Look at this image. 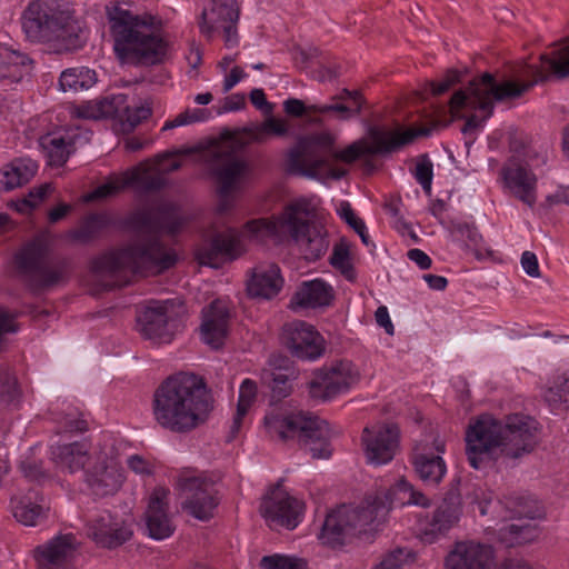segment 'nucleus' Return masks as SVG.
Instances as JSON below:
<instances>
[{
	"label": "nucleus",
	"mask_w": 569,
	"mask_h": 569,
	"mask_svg": "<svg viewBox=\"0 0 569 569\" xmlns=\"http://www.w3.org/2000/svg\"><path fill=\"white\" fill-rule=\"evenodd\" d=\"M367 461L375 466L390 462L399 446V429L395 425L366 427L361 437Z\"/></svg>",
	"instance_id": "nucleus-24"
},
{
	"label": "nucleus",
	"mask_w": 569,
	"mask_h": 569,
	"mask_svg": "<svg viewBox=\"0 0 569 569\" xmlns=\"http://www.w3.org/2000/svg\"><path fill=\"white\" fill-rule=\"evenodd\" d=\"M239 13L237 0H208L199 22L200 31L208 38L216 32H223L226 46L232 48L238 43Z\"/></svg>",
	"instance_id": "nucleus-16"
},
{
	"label": "nucleus",
	"mask_w": 569,
	"mask_h": 569,
	"mask_svg": "<svg viewBox=\"0 0 569 569\" xmlns=\"http://www.w3.org/2000/svg\"><path fill=\"white\" fill-rule=\"evenodd\" d=\"M20 388L16 376L10 368L0 366V398L7 403L16 401L20 397Z\"/></svg>",
	"instance_id": "nucleus-48"
},
{
	"label": "nucleus",
	"mask_w": 569,
	"mask_h": 569,
	"mask_svg": "<svg viewBox=\"0 0 569 569\" xmlns=\"http://www.w3.org/2000/svg\"><path fill=\"white\" fill-rule=\"evenodd\" d=\"M128 467L138 475H150L152 472L151 465L141 456L133 455L127 460Z\"/></svg>",
	"instance_id": "nucleus-63"
},
{
	"label": "nucleus",
	"mask_w": 569,
	"mask_h": 569,
	"mask_svg": "<svg viewBox=\"0 0 569 569\" xmlns=\"http://www.w3.org/2000/svg\"><path fill=\"white\" fill-rule=\"evenodd\" d=\"M310 109L317 110V113H320V114H326V113L332 112L340 120H348L358 114L355 112L353 106H351L349 103L340 102L338 100H332L331 103H327V104H312V107Z\"/></svg>",
	"instance_id": "nucleus-53"
},
{
	"label": "nucleus",
	"mask_w": 569,
	"mask_h": 569,
	"mask_svg": "<svg viewBox=\"0 0 569 569\" xmlns=\"http://www.w3.org/2000/svg\"><path fill=\"white\" fill-rule=\"evenodd\" d=\"M503 177L507 186L521 201L529 207L533 204L532 178L530 164L517 157H512L509 166L503 169Z\"/></svg>",
	"instance_id": "nucleus-34"
},
{
	"label": "nucleus",
	"mask_w": 569,
	"mask_h": 569,
	"mask_svg": "<svg viewBox=\"0 0 569 569\" xmlns=\"http://www.w3.org/2000/svg\"><path fill=\"white\" fill-rule=\"evenodd\" d=\"M50 455L57 468L70 473L83 470L90 459L89 447L82 441L51 446Z\"/></svg>",
	"instance_id": "nucleus-35"
},
{
	"label": "nucleus",
	"mask_w": 569,
	"mask_h": 569,
	"mask_svg": "<svg viewBox=\"0 0 569 569\" xmlns=\"http://www.w3.org/2000/svg\"><path fill=\"white\" fill-rule=\"evenodd\" d=\"M309 211L310 202L308 200L292 201L277 218L248 221L243 234L258 241H264L268 238H280L288 233L300 246L306 259L315 261L326 253L329 241L322 226L309 223L307 220Z\"/></svg>",
	"instance_id": "nucleus-6"
},
{
	"label": "nucleus",
	"mask_w": 569,
	"mask_h": 569,
	"mask_svg": "<svg viewBox=\"0 0 569 569\" xmlns=\"http://www.w3.org/2000/svg\"><path fill=\"white\" fill-rule=\"evenodd\" d=\"M386 519V506H373L370 496L360 506L342 505L331 510L326 516L318 537L323 545L331 548L342 547L352 538L376 530Z\"/></svg>",
	"instance_id": "nucleus-10"
},
{
	"label": "nucleus",
	"mask_w": 569,
	"mask_h": 569,
	"mask_svg": "<svg viewBox=\"0 0 569 569\" xmlns=\"http://www.w3.org/2000/svg\"><path fill=\"white\" fill-rule=\"evenodd\" d=\"M52 190L50 183H44L38 188L31 190L27 198H24L19 204L18 210L21 212L32 210L38 203L43 200Z\"/></svg>",
	"instance_id": "nucleus-57"
},
{
	"label": "nucleus",
	"mask_w": 569,
	"mask_h": 569,
	"mask_svg": "<svg viewBox=\"0 0 569 569\" xmlns=\"http://www.w3.org/2000/svg\"><path fill=\"white\" fill-rule=\"evenodd\" d=\"M413 560V553L408 548H396L382 556L372 569H402Z\"/></svg>",
	"instance_id": "nucleus-47"
},
{
	"label": "nucleus",
	"mask_w": 569,
	"mask_h": 569,
	"mask_svg": "<svg viewBox=\"0 0 569 569\" xmlns=\"http://www.w3.org/2000/svg\"><path fill=\"white\" fill-rule=\"evenodd\" d=\"M48 163L54 167L63 166L72 152V142L64 136L48 133L42 136L39 140Z\"/></svg>",
	"instance_id": "nucleus-40"
},
{
	"label": "nucleus",
	"mask_w": 569,
	"mask_h": 569,
	"mask_svg": "<svg viewBox=\"0 0 569 569\" xmlns=\"http://www.w3.org/2000/svg\"><path fill=\"white\" fill-rule=\"evenodd\" d=\"M244 131L251 141L263 142L269 136H286L288 133V126L283 120L271 117L262 123L246 128Z\"/></svg>",
	"instance_id": "nucleus-46"
},
{
	"label": "nucleus",
	"mask_w": 569,
	"mask_h": 569,
	"mask_svg": "<svg viewBox=\"0 0 569 569\" xmlns=\"http://www.w3.org/2000/svg\"><path fill=\"white\" fill-rule=\"evenodd\" d=\"M416 180L422 187L427 194L431 193V183L433 178V164L428 154L418 157L415 170L412 171Z\"/></svg>",
	"instance_id": "nucleus-50"
},
{
	"label": "nucleus",
	"mask_w": 569,
	"mask_h": 569,
	"mask_svg": "<svg viewBox=\"0 0 569 569\" xmlns=\"http://www.w3.org/2000/svg\"><path fill=\"white\" fill-rule=\"evenodd\" d=\"M38 164L31 159H16L3 172L2 184L6 190H12L28 183L37 173Z\"/></svg>",
	"instance_id": "nucleus-41"
},
{
	"label": "nucleus",
	"mask_w": 569,
	"mask_h": 569,
	"mask_svg": "<svg viewBox=\"0 0 569 569\" xmlns=\"http://www.w3.org/2000/svg\"><path fill=\"white\" fill-rule=\"evenodd\" d=\"M349 251L347 247L336 246L330 257V263L338 269L343 270L348 266Z\"/></svg>",
	"instance_id": "nucleus-64"
},
{
	"label": "nucleus",
	"mask_w": 569,
	"mask_h": 569,
	"mask_svg": "<svg viewBox=\"0 0 569 569\" xmlns=\"http://www.w3.org/2000/svg\"><path fill=\"white\" fill-rule=\"evenodd\" d=\"M107 18L118 59L136 67H152L169 58L170 43L156 17L136 14L121 6L107 7Z\"/></svg>",
	"instance_id": "nucleus-4"
},
{
	"label": "nucleus",
	"mask_w": 569,
	"mask_h": 569,
	"mask_svg": "<svg viewBox=\"0 0 569 569\" xmlns=\"http://www.w3.org/2000/svg\"><path fill=\"white\" fill-rule=\"evenodd\" d=\"M213 409L210 391L196 375L167 378L154 391L152 415L163 429L187 433L202 425Z\"/></svg>",
	"instance_id": "nucleus-3"
},
{
	"label": "nucleus",
	"mask_w": 569,
	"mask_h": 569,
	"mask_svg": "<svg viewBox=\"0 0 569 569\" xmlns=\"http://www.w3.org/2000/svg\"><path fill=\"white\" fill-rule=\"evenodd\" d=\"M132 533L131 525L109 510L93 513L87 522V536L102 548H117L127 542Z\"/></svg>",
	"instance_id": "nucleus-19"
},
{
	"label": "nucleus",
	"mask_w": 569,
	"mask_h": 569,
	"mask_svg": "<svg viewBox=\"0 0 569 569\" xmlns=\"http://www.w3.org/2000/svg\"><path fill=\"white\" fill-rule=\"evenodd\" d=\"M553 74L569 76V39L553 48Z\"/></svg>",
	"instance_id": "nucleus-55"
},
{
	"label": "nucleus",
	"mask_w": 569,
	"mask_h": 569,
	"mask_svg": "<svg viewBox=\"0 0 569 569\" xmlns=\"http://www.w3.org/2000/svg\"><path fill=\"white\" fill-rule=\"evenodd\" d=\"M22 28L30 41L50 43L58 53L78 50L87 41L68 0H34L22 16Z\"/></svg>",
	"instance_id": "nucleus-5"
},
{
	"label": "nucleus",
	"mask_w": 569,
	"mask_h": 569,
	"mask_svg": "<svg viewBox=\"0 0 569 569\" xmlns=\"http://www.w3.org/2000/svg\"><path fill=\"white\" fill-rule=\"evenodd\" d=\"M21 472L29 481L41 482L49 476L42 467V462L24 460L20 465Z\"/></svg>",
	"instance_id": "nucleus-59"
},
{
	"label": "nucleus",
	"mask_w": 569,
	"mask_h": 569,
	"mask_svg": "<svg viewBox=\"0 0 569 569\" xmlns=\"http://www.w3.org/2000/svg\"><path fill=\"white\" fill-rule=\"evenodd\" d=\"M138 323L143 337L157 343H169L179 330V320L173 306L153 302L139 315Z\"/></svg>",
	"instance_id": "nucleus-21"
},
{
	"label": "nucleus",
	"mask_w": 569,
	"mask_h": 569,
	"mask_svg": "<svg viewBox=\"0 0 569 569\" xmlns=\"http://www.w3.org/2000/svg\"><path fill=\"white\" fill-rule=\"evenodd\" d=\"M513 500L508 499L503 503L497 501L495 508L505 507V519H512L511 522L502 526L498 530V541L507 548L521 546L533 540V526L530 523L531 517H528L530 511H519L513 509Z\"/></svg>",
	"instance_id": "nucleus-26"
},
{
	"label": "nucleus",
	"mask_w": 569,
	"mask_h": 569,
	"mask_svg": "<svg viewBox=\"0 0 569 569\" xmlns=\"http://www.w3.org/2000/svg\"><path fill=\"white\" fill-rule=\"evenodd\" d=\"M312 104H305L300 99L289 98L283 102L284 112L292 117H302L306 114L317 113V110H311Z\"/></svg>",
	"instance_id": "nucleus-61"
},
{
	"label": "nucleus",
	"mask_w": 569,
	"mask_h": 569,
	"mask_svg": "<svg viewBox=\"0 0 569 569\" xmlns=\"http://www.w3.org/2000/svg\"><path fill=\"white\" fill-rule=\"evenodd\" d=\"M208 167L217 181L220 198L218 212L224 214L232 208V192L240 188L248 173V164L237 154L234 148L221 144L210 152Z\"/></svg>",
	"instance_id": "nucleus-13"
},
{
	"label": "nucleus",
	"mask_w": 569,
	"mask_h": 569,
	"mask_svg": "<svg viewBox=\"0 0 569 569\" xmlns=\"http://www.w3.org/2000/svg\"><path fill=\"white\" fill-rule=\"evenodd\" d=\"M303 507L302 501L277 483L262 498L259 511L271 529L293 530L302 520Z\"/></svg>",
	"instance_id": "nucleus-14"
},
{
	"label": "nucleus",
	"mask_w": 569,
	"mask_h": 569,
	"mask_svg": "<svg viewBox=\"0 0 569 569\" xmlns=\"http://www.w3.org/2000/svg\"><path fill=\"white\" fill-rule=\"evenodd\" d=\"M16 262L27 284L34 292L54 286L64 273L63 264L54 259L49 243L42 238L26 244L16 256Z\"/></svg>",
	"instance_id": "nucleus-11"
},
{
	"label": "nucleus",
	"mask_w": 569,
	"mask_h": 569,
	"mask_svg": "<svg viewBox=\"0 0 569 569\" xmlns=\"http://www.w3.org/2000/svg\"><path fill=\"white\" fill-rule=\"evenodd\" d=\"M331 100H338L340 102L353 106L356 113H360L361 111L362 99L358 91H349L348 89H343L340 94L332 97Z\"/></svg>",
	"instance_id": "nucleus-62"
},
{
	"label": "nucleus",
	"mask_w": 569,
	"mask_h": 569,
	"mask_svg": "<svg viewBox=\"0 0 569 569\" xmlns=\"http://www.w3.org/2000/svg\"><path fill=\"white\" fill-rule=\"evenodd\" d=\"M456 232L468 241V246L479 248L482 242V236L477 227L467 222H459L455 224Z\"/></svg>",
	"instance_id": "nucleus-60"
},
{
	"label": "nucleus",
	"mask_w": 569,
	"mask_h": 569,
	"mask_svg": "<svg viewBox=\"0 0 569 569\" xmlns=\"http://www.w3.org/2000/svg\"><path fill=\"white\" fill-rule=\"evenodd\" d=\"M151 109L147 106H130L128 103L126 112L122 113L119 121L123 131H132L141 121L149 118Z\"/></svg>",
	"instance_id": "nucleus-49"
},
{
	"label": "nucleus",
	"mask_w": 569,
	"mask_h": 569,
	"mask_svg": "<svg viewBox=\"0 0 569 569\" xmlns=\"http://www.w3.org/2000/svg\"><path fill=\"white\" fill-rule=\"evenodd\" d=\"M281 339L290 352L302 360H316L325 352V341L315 327L302 320L287 322Z\"/></svg>",
	"instance_id": "nucleus-20"
},
{
	"label": "nucleus",
	"mask_w": 569,
	"mask_h": 569,
	"mask_svg": "<svg viewBox=\"0 0 569 569\" xmlns=\"http://www.w3.org/2000/svg\"><path fill=\"white\" fill-rule=\"evenodd\" d=\"M96 81V72L89 68L81 67L64 70L60 76L59 84L64 92H78L91 88Z\"/></svg>",
	"instance_id": "nucleus-43"
},
{
	"label": "nucleus",
	"mask_w": 569,
	"mask_h": 569,
	"mask_svg": "<svg viewBox=\"0 0 569 569\" xmlns=\"http://www.w3.org/2000/svg\"><path fill=\"white\" fill-rule=\"evenodd\" d=\"M84 480L94 496H113L124 482V472L114 458L99 453L96 461L84 470Z\"/></svg>",
	"instance_id": "nucleus-23"
},
{
	"label": "nucleus",
	"mask_w": 569,
	"mask_h": 569,
	"mask_svg": "<svg viewBox=\"0 0 569 569\" xmlns=\"http://www.w3.org/2000/svg\"><path fill=\"white\" fill-rule=\"evenodd\" d=\"M166 180L160 174H152L151 168L141 163L124 172L121 177L109 180L97 187L89 199H104L117 194L127 187H133L139 193H148L161 190Z\"/></svg>",
	"instance_id": "nucleus-18"
},
{
	"label": "nucleus",
	"mask_w": 569,
	"mask_h": 569,
	"mask_svg": "<svg viewBox=\"0 0 569 569\" xmlns=\"http://www.w3.org/2000/svg\"><path fill=\"white\" fill-rule=\"evenodd\" d=\"M305 565L301 559L282 555L264 556L260 561L263 569H303Z\"/></svg>",
	"instance_id": "nucleus-52"
},
{
	"label": "nucleus",
	"mask_w": 569,
	"mask_h": 569,
	"mask_svg": "<svg viewBox=\"0 0 569 569\" xmlns=\"http://www.w3.org/2000/svg\"><path fill=\"white\" fill-rule=\"evenodd\" d=\"M528 88V83L511 80L498 82L491 73L486 72L471 80L465 90H458L452 94L450 110L453 117H460L458 113L463 108L483 112L481 119L476 114L466 119L461 131L468 136L481 128L482 123L492 116L495 101L502 102L519 98Z\"/></svg>",
	"instance_id": "nucleus-9"
},
{
	"label": "nucleus",
	"mask_w": 569,
	"mask_h": 569,
	"mask_svg": "<svg viewBox=\"0 0 569 569\" xmlns=\"http://www.w3.org/2000/svg\"><path fill=\"white\" fill-rule=\"evenodd\" d=\"M359 380V375L349 361H338L316 371L309 382L310 396L322 401L346 392Z\"/></svg>",
	"instance_id": "nucleus-17"
},
{
	"label": "nucleus",
	"mask_w": 569,
	"mask_h": 569,
	"mask_svg": "<svg viewBox=\"0 0 569 569\" xmlns=\"http://www.w3.org/2000/svg\"><path fill=\"white\" fill-rule=\"evenodd\" d=\"M177 486L183 512L200 521H209L214 517L221 495L213 476L186 472L179 476Z\"/></svg>",
	"instance_id": "nucleus-12"
},
{
	"label": "nucleus",
	"mask_w": 569,
	"mask_h": 569,
	"mask_svg": "<svg viewBox=\"0 0 569 569\" xmlns=\"http://www.w3.org/2000/svg\"><path fill=\"white\" fill-rule=\"evenodd\" d=\"M462 78V73L459 70L450 69L445 74L443 79L439 82L429 81L427 86L430 89V92L433 96H440L448 91L452 86L460 82Z\"/></svg>",
	"instance_id": "nucleus-56"
},
{
	"label": "nucleus",
	"mask_w": 569,
	"mask_h": 569,
	"mask_svg": "<svg viewBox=\"0 0 569 569\" xmlns=\"http://www.w3.org/2000/svg\"><path fill=\"white\" fill-rule=\"evenodd\" d=\"M241 253L238 231L229 226L219 228L213 224L197 247L194 256L202 266L213 268L227 260H233Z\"/></svg>",
	"instance_id": "nucleus-15"
},
{
	"label": "nucleus",
	"mask_w": 569,
	"mask_h": 569,
	"mask_svg": "<svg viewBox=\"0 0 569 569\" xmlns=\"http://www.w3.org/2000/svg\"><path fill=\"white\" fill-rule=\"evenodd\" d=\"M333 299L332 287L321 279L303 281L290 300L293 311L327 307Z\"/></svg>",
	"instance_id": "nucleus-33"
},
{
	"label": "nucleus",
	"mask_w": 569,
	"mask_h": 569,
	"mask_svg": "<svg viewBox=\"0 0 569 569\" xmlns=\"http://www.w3.org/2000/svg\"><path fill=\"white\" fill-rule=\"evenodd\" d=\"M11 508L17 521L29 527L41 525L49 512L43 496L33 488L14 495L11 498Z\"/></svg>",
	"instance_id": "nucleus-30"
},
{
	"label": "nucleus",
	"mask_w": 569,
	"mask_h": 569,
	"mask_svg": "<svg viewBox=\"0 0 569 569\" xmlns=\"http://www.w3.org/2000/svg\"><path fill=\"white\" fill-rule=\"evenodd\" d=\"M32 60L24 53L0 44V82L12 84L30 74Z\"/></svg>",
	"instance_id": "nucleus-37"
},
{
	"label": "nucleus",
	"mask_w": 569,
	"mask_h": 569,
	"mask_svg": "<svg viewBox=\"0 0 569 569\" xmlns=\"http://www.w3.org/2000/svg\"><path fill=\"white\" fill-rule=\"evenodd\" d=\"M263 423L270 438L296 440L313 459H327L332 453L328 423L311 412L289 403H271Z\"/></svg>",
	"instance_id": "nucleus-8"
},
{
	"label": "nucleus",
	"mask_w": 569,
	"mask_h": 569,
	"mask_svg": "<svg viewBox=\"0 0 569 569\" xmlns=\"http://www.w3.org/2000/svg\"><path fill=\"white\" fill-rule=\"evenodd\" d=\"M257 395V386L250 380L246 379L242 381L239 390V399L237 405V412L233 417L231 425V438H233L242 426V420L248 413L251 405L253 403Z\"/></svg>",
	"instance_id": "nucleus-44"
},
{
	"label": "nucleus",
	"mask_w": 569,
	"mask_h": 569,
	"mask_svg": "<svg viewBox=\"0 0 569 569\" xmlns=\"http://www.w3.org/2000/svg\"><path fill=\"white\" fill-rule=\"evenodd\" d=\"M269 365L270 368L262 372V381L271 389L272 400L279 401L291 392L293 370L287 366L277 367L273 361Z\"/></svg>",
	"instance_id": "nucleus-39"
},
{
	"label": "nucleus",
	"mask_w": 569,
	"mask_h": 569,
	"mask_svg": "<svg viewBox=\"0 0 569 569\" xmlns=\"http://www.w3.org/2000/svg\"><path fill=\"white\" fill-rule=\"evenodd\" d=\"M545 400L551 410L569 408V376H559L553 379L545 391Z\"/></svg>",
	"instance_id": "nucleus-45"
},
{
	"label": "nucleus",
	"mask_w": 569,
	"mask_h": 569,
	"mask_svg": "<svg viewBox=\"0 0 569 569\" xmlns=\"http://www.w3.org/2000/svg\"><path fill=\"white\" fill-rule=\"evenodd\" d=\"M57 421L59 425V432H83L88 429L87 421L79 418L73 411L66 413Z\"/></svg>",
	"instance_id": "nucleus-58"
},
{
	"label": "nucleus",
	"mask_w": 569,
	"mask_h": 569,
	"mask_svg": "<svg viewBox=\"0 0 569 569\" xmlns=\"http://www.w3.org/2000/svg\"><path fill=\"white\" fill-rule=\"evenodd\" d=\"M209 114L210 112L206 109H188L179 113L173 120L167 121L162 130H168L180 126L204 121L209 117Z\"/></svg>",
	"instance_id": "nucleus-54"
},
{
	"label": "nucleus",
	"mask_w": 569,
	"mask_h": 569,
	"mask_svg": "<svg viewBox=\"0 0 569 569\" xmlns=\"http://www.w3.org/2000/svg\"><path fill=\"white\" fill-rule=\"evenodd\" d=\"M169 491L162 487L156 488L151 493L146 511V523L149 536L162 540L173 533L174 527L168 513Z\"/></svg>",
	"instance_id": "nucleus-29"
},
{
	"label": "nucleus",
	"mask_w": 569,
	"mask_h": 569,
	"mask_svg": "<svg viewBox=\"0 0 569 569\" xmlns=\"http://www.w3.org/2000/svg\"><path fill=\"white\" fill-rule=\"evenodd\" d=\"M340 217L359 234L361 241L366 244H370V238L367 232V227L360 218L355 214L349 202L343 201L340 203L339 209Z\"/></svg>",
	"instance_id": "nucleus-51"
},
{
	"label": "nucleus",
	"mask_w": 569,
	"mask_h": 569,
	"mask_svg": "<svg viewBox=\"0 0 569 569\" xmlns=\"http://www.w3.org/2000/svg\"><path fill=\"white\" fill-rule=\"evenodd\" d=\"M492 549L476 542H458L446 558L447 569H491Z\"/></svg>",
	"instance_id": "nucleus-28"
},
{
	"label": "nucleus",
	"mask_w": 569,
	"mask_h": 569,
	"mask_svg": "<svg viewBox=\"0 0 569 569\" xmlns=\"http://www.w3.org/2000/svg\"><path fill=\"white\" fill-rule=\"evenodd\" d=\"M439 119L417 129H390L370 124L361 139L339 151L335 148V136L328 131L303 136L289 150L286 159L287 172L307 178L323 176L340 179L346 170L335 169L333 161L352 163L361 156H387L410 144L417 137H429L432 130L446 127Z\"/></svg>",
	"instance_id": "nucleus-2"
},
{
	"label": "nucleus",
	"mask_w": 569,
	"mask_h": 569,
	"mask_svg": "<svg viewBox=\"0 0 569 569\" xmlns=\"http://www.w3.org/2000/svg\"><path fill=\"white\" fill-rule=\"evenodd\" d=\"M415 472L427 486H438L447 472V466L439 455L416 447L411 457Z\"/></svg>",
	"instance_id": "nucleus-36"
},
{
	"label": "nucleus",
	"mask_w": 569,
	"mask_h": 569,
	"mask_svg": "<svg viewBox=\"0 0 569 569\" xmlns=\"http://www.w3.org/2000/svg\"><path fill=\"white\" fill-rule=\"evenodd\" d=\"M283 286L280 268L276 263H261L251 270L247 281V291L250 297L272 299Z\"/></svg>",
	"instance_id": "nucleus-31"
},
{
	"label": "nucleus",
	"mask_w": 569,
	"mask_h": 569,
	"mask_svg": "<svg viewBox=\"0 0 569 569\" xmlns=\"http://www.w3.org/2000/svg\"><path fill=\"white\" fill-rule=\"evenodd\" d=\"M460 478H453L442 501L435 510L431 520L422 529V539L433 542L439 535L447 532L460 519L462 501L460 493Z\"/></svg>",
	"instance_id": "nucleus-22"
},
{
	"label": "nucleus",
	"mask_w": 569,
	"mask_h": 569,
	"mask_svg": "<svg viewBox=\"0 0 569 569\" xmlns=\"http://www.w3.org/2000/svg\"><path fill=\"white\" fill-rule=\"evenodd\" d=\"M111 223L109 214L91 213L83 218L80 226L72 230L70 234L73 240L87 243L98 238Z\"/></svg>",
	"instance_id": "nucleus-42"
},
{
	"label": "nucleus",
	"mask_w": 569,
	"mask_h": 569,
	"mask_svg": "<svg viewBox=\"0 0 569 569\" xmlns=\"http://www.w3.org/2000/svg\"><path fill=\"white\" fill-rule=\"evenodd\" d=\"M128 106V96L123 93L104 97L98 102H90L77 108V116L83 119H120Z\"/></svg>",
	"instance_id": "nucleus-38"
},
{
	"label": "nucleus",
	"mask_w": 569,
	"mask_h": 569,
	"mask_svg": "<svg viewBox=\"0 0 569 569\" xmlns=\"http://www.w3.org/2000/svg\"><path fill=\"white\" fill-rule=\"evenodd\" d=\"M527 423L519 418L503 425L491 415H480L466 431V453L470 466L480 469L486 459L520 457L527 451Z\"/></svg>",
	"instance_id": "nucleus-7"
},
{
	"label": "nucleus",
	"mask_w": 569,
	"mask_h": 569,
	"mask_svg": "<svg viewBox=\"0 0 569 569\" xmlns=\"http://www.w3.org/2000/svg\"><path fill=\"white\" fill-rule=\"evenodd\" d=\"M229 329V310L219 300L212 301L202 309L200 332L202 341L213 349L220 348L227 338Z\"/></svg>",
	"instance_id": "nucleus-27"
},
{
	"label": "nucleus",
	"mask_w": 569,
	"mask_h": 569,
	"mask_svg": "<svg viewBox=\"0 0 569 569\" xmlns=\"http://www.w3.org/2000/svg\"><path fill=\"white\" fill-rule=\"evenodd\" d=\"M78 548L73 535H60L34 549L38 569H69Z\"/></svg>",
	"instance_id": "nucleus-25"
},
{
	"label": "nucleus",
	"mask_w": 569,
	"mask_h": 569,
	"mask_svg": "<svg viewBox=\"0 0 569 569\" xmlns=\"http://www.w3.org/2000/svg\"><path fill=\"white\" fill-rule=\"evenodd\" d=\"M130 223L137 231L136 238L92 262V271L107 290L129 283L136 274L161 273L177 261L176 253L160 241L161 233L174 234L182 227V220L171 207L137 211Z\"/></svg>",
	"instance_id": "nucleus-1"
},
{
	"label": "nucleus",
	"mask_w": 569,
	"mask_h": 569,
	"mask_svg": "<svg viewBox=\"0 0 569 569\" xmlns=\"http://www.w3.org/2000/svg\"><path fill=\"white\" fill-rule=\"evenodd\" d=\"M371 499L373 506L383 503L387 508V515L395 506L415 505L428 508L431 505L430 499L421 491L416 490L406 479H400L390 489L378 492Z\"/></svg>",
	"instance_id": "nucleus-32"
}]
</instances>
